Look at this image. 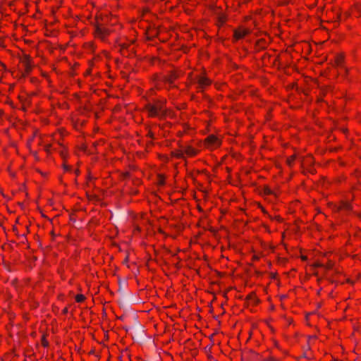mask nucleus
I'll return each instance as SVG.
<instances>
[{
    "label": "nucleus",
    "instance_id": "f257e3e1",
    "mask_svg": "<svg viewBox=\"0 0 361 361\" xmlns=\"http://www.w3.org/2000/svg\"><path fill=\"white\" fill-rule=\"evenodd\" d=\"M146 109L151 116H163L166 114L164 103L158 101L155 104H147Z\"/></svg>",
    "mask_w": 361,
    "mask_h": 361
},
{
    "label": "nucleus",
    "instance_id": "f03ea898",
    "mask_svg": "<svg viewBox=\"0 0 361 361\" xmlns=\"http://www.w3.org/2000/svg\"><path fill=\"white\" fill-rule=\"evenodd\" d=\"M95 32L99 37L104 39L106 35L109 34L110 31L105 27H103L100 24L97 23L95 25Z\"/></svg>",
    "mask_w": 361,
    "mask_h": 361
},
{
    "label": "nucleus",
    "instance_id": "7ed1b4c3",
    "mask_svg": "<svg viewBox=\"0 0 361 361\" xmlns=\"http://www.w3.org/2000/svg\"><path fill=\"white\" fill-rule=\"evenodd\" d=\"M249 33V30L247 29H244L242 30H235L234 32V36L235 39H239L243 38L244 36Z\"/></svg>",
    "mask_w": 361,
    "mask_h": 361
},
{
    "label": "nucleus",
    "instance_id": "20e7f679",
    "mask_svg": "<svg viewBox=\"0 0 361 361\" xmlns=\"http://www.w3.org/2000/svg\"><path fill=\"white\" fill-rule=\"evenodd\" d=\"M197 82L200 87H204L205 86H207L210 84V80L204 77H200L198 78Z\"/></svg>",
    "mask_w": 361,
    "mask_h": 361
},
{
    "label": "nucleus",
    "instance_id": "39448f33",
    "mask_svg": "<svg viewBox=\"0 0 361 361\" xmlns=\"http://www.w3.org/2000/svg\"><path fill=\"white\" fill-rule=\"evenodd\" d=\"M207 140L210 145L214 146L218 145L220 143L219 139L213 135L208 136Z\"/></svg>",
    "mask_w": 361,
    "mask_h": 361
},
{
    "label": "nucleus",
    "instance_id": "423d86ee",
    "mask_svg": "<svg viewBox=\"0 0 361 361\" xmlns=\"http://www.w3.org/2000/svg\"><path fill=\"white\" fill-rule=\"evenodd\" d=\"M23 66H25V71L26 73H29L32 68V66L30 62V59L28 58H25L22 61Z\"/></svg>",
    "mask_w": 361,
    "mask_h": 361
},
{
    "label": "nucleus",
    "instance_id": "0eeeda50",
    "mask_svg": "<svg viewBox=\"0 0 361 361\" xmlns=\"http://www.w3.org/2000/svg\"><path fill=\"white\" fill-rule=\"evenodd\" d=\"M176 75L174 73L171 74L165 78V81L169 84H172L173 80L176 78Z\"/></svg>",
    "mask_w": 361,
    "mask_h": 361
},
{
    "label": "nucleus",
    "instance_id": "6e6552de",
    "mask_svg": "<svg viewBox=\"0 0 361 361\" xmlns=\"http://www.w3.org/2000/svg\"><path fill=\"white\" fill-rule=\"evenodd\" d=\"M338 209H343L345 211L351 210V205L348 202H343Z\"/></svg>",
    "mask_w": 361,
    "mask_h": 361
},
{
    "label": "nucleus",
    "instance_id": "1a4fd4ad",
    "mask_svg": "<svg viewBox=\"0 0 361 361\" xmlns=\"http://www.w3.org/2000/svg\"><path fill=\"white\" fill-rule=\"evenodd\" d=\"M335 63H336L337 66H341L342 63H343V56H341V55L336 56V59H335Z\"/></svg>",
    "mask_w": 361,
    "mask_h": 361
},
{
    "label": "nucleus",
    "instance_id": "9d476101",
    "mask_svg": "<svg viewBox=\"0 0 361 361\" xmlns=\"http://www.w3.org/2000/svg\"><path fill=\"white\" fill-rule=\"evenodd\" d=\"M75 300L78 302H81L85 300V296L83 295H78L75 297Z\"/></svg>",
    "mask_w": 361,
    "mask_h": 361
},
{
    "label": "nucleus",
    "instance_id": "9b49d317",
    "mask_svg": "<svg viewBox=\"0 0 361 361\" xmlns=\"http://www.w3.org/2000/svg\"><path fill=\"white\" fill-rule=\"evenodd\" d=\"M293 160H294V157H293L288 159L287 162H288L289 166H290L292 164Z\"/></svg>",
    "mask_w": 361,
    "mask_h": 361
},
{
    "label": "nucleus",
    "instance_id": "f8f14e48",
    "mask_svg": "<svg viewBox=\"0 0 361 361\" xmlns=\"http://www.w3.org/2000/svg\"><path fill=\"white\" fill-rule=\"evenodd\" d=\"M264 361H277V360L274 359L273 357H269V358L265 359Z\"/></svg>",
    "mask_w": 361,
    "mask_h": 361
},
{
    "label": "nucleus",
    "instance_id": "ddd939ff",
    "mask_svg": "<svg viewBox=\"0 0 361 361\" xmlns=\"http://www.w3.org/2000/svg\"><path fill=\"white\" fill-rule=\"evenodd\" d=\"M188 153L190 154H195V152H193L192 149H190V151H188Z\"/></svg>",
    "mask_w": 361,
    "mask_h": 361
},
{
    "label": "nucleus",
    "instance_id": "4468645a",
    "mask_svg": "<svg viewBox=\"0 0 361 361\" xmlns=\"http://www.w3.org/2000/svg\"><path fill=\"white\" fill-rule=\"evenodd\" d=\"M322 265L321 264L317 263L314 264V267H322Z\"/></svg>",
    "mask_w": 361,
    "mask_h": 361
},
{
    "label": "nucleus",
    "instance_id": "2eb2a0df",
    "mask_svg": "<svg viewBox=\"0 0 361 361\" xmlns=\"http://www.w3.org/2000/svg\"><path fill=\"white\" fill-rule=\"evenodd\" d=\"M302 260H306V259H307V257H306L305 256H302Z\"/></svg>",
    "mask_w": 361,
    "mask_h": 361
},
{
    "label": "nucleus",
    "instance_id": "dca6fc26",
    "mask_svg": "<svg viewBox=\"0 0 361 361\" xmlns=\"http://www.w3.org/2000/svg\"><path fill=\"white\" fill-rule=\"evenodd\" d=\"M67 312H68V309H67V308H65V309L63 310V312H64V313H66Z\"/></svg>",
    "mask_w": 361,
    "mask_h": 361
},
{
    "label": "nucleus",
    "instance_id": "f3484780",
    "mask_svg": "<svg viewBox=\"0 0 361 361\" xmlns=\"http://www.w3.org/2000/svg\"><path fill=\"white\" fill-rule=\"evenodd\" d=\"M65 169H66V170H68V166H66V167H65Z\"/></svg>",
    "mask_w": 361,
    "mask_h": 361
}]
</instances>
